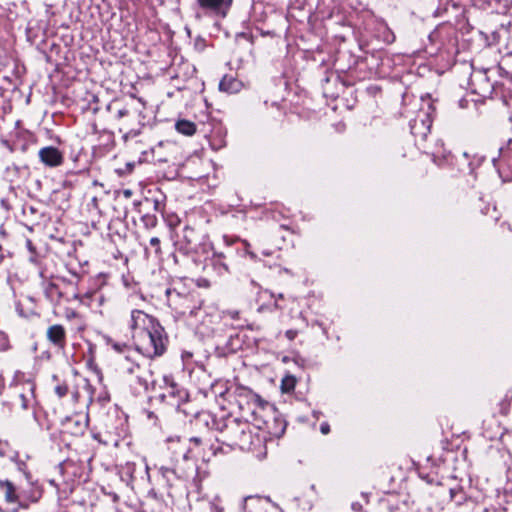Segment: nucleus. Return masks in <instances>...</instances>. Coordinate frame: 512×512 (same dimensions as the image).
Here are the masks:
<instances>
[{
  "mask_svg": "<svg viewBox=\"0 0 512 512\" xmlns=\"http://www.w3.org/2000/svg\"><path fill=\"white\" fill-rule=\"evenodd\" d=\"M219 437L217 440L230 448L251 450L253 436L250 423L237 417L227 416L218 423Z\"/></svg>",
  "mask_w": 512,
  "mask_h": 512,
  "instance_id": "f257e3e1",
  "label": "nucleus"
},
{
  "mask_svg": "<svg viewBox=\"0 0 512 512\" xmlns=\"http://www.w3.org/2000/svg\"><path fill=\"white\" fill-rule=\"evenodd\" d=\"M111 348L118 354L116 358L117 370L121 377H131L135 372L145 368L146 366L142 363L141 351L131 345L109 340L108 342Z\"/></svg>",
  "mask_w": 512,
  "mask_h": 512,
  "instance_id": "f03ea898",
  "label": "nucleus"
},
{
  "mask_svg": "<svg viewBox=\"0 0 512 512\" xmlns=\"http://www.w3.org/2000/svg\"><path fill=\"white\" fill-rule=\"evenodd\" d=\"M141 337L142 343L138 345L137 349L147 357H158L166 351L168 337L160 323H155L145 332H141Z\"/></svg>",
  "mask_w": 512,
  "mask_h": 512,
  "instance_id": "7ed1b4c3",
  "label": "nucleus"
},
{
  "mask_svg": "<svg viewBox=\"0 0 512 512\" xmlns=\"http://www.w3.org/2000/svg\"><path fill=\"white\" fill-rule=\"evenodd\" d=\"M169 306L181 316H195L201 309L203 301L195 293L181 294L175 289L166 291Z\"/></svg>",
  "mask_w": 512,
  "mask_h": 512,
  "instance_id": "20e7f679",
  "label": "nucleus"
},
{
  "mask_svg": "<svg viewBox=\"0 0 512 512\" xmlns=\"http://www.w3.org/2000/svg\"><path fill=\"white\" fill-rule=\"evenodd\" d=\"M199 242V234L197 231L190 227L185 226L180 235H177V240L174 243L175 252L172 254V258L175 264H184L179 258V254L188 257L192 255L197 248Z\"/></svg>",
  "mask_w": 512,
  "mask_h": 512,
  "instance_id": "39448f33",
  "label": "nucleus"
},
{
  "mask_svg": "<svg viewBox=\"0 0 512 512\" xmlns=\"http://www.w3.org/2000/svg\"><path fill=\"white\" fill-rule=\"evenodd\" d=\"M192 451L193 450L191 448H188L184 453H182L181 460L178 458L175 460L174 468L161 467L160 472L162 476L167 478L168 481L170 480V475H176L181 479H188L193 476L197 471V465L195 461H191L190 454Z\"/></svg>",
  "mask_w": 512,
  "mask_h": 512,
  "instance_id": "423d86ee",
  "label": "nucleus"
},
{
  "mask_svg": "<svg viewBox=\"0 0 512 512\" xmlns=\"http://www.w3.org/2000/svg\"><path fill=\"white\" fill-rule=\"evenodd\" d=\"M165 387L159 395V400L167 405L179 409L180 406L187 402L189 393L186 389L175 383L172 379L164 377Z\"/></svg>",
  "mask_w": 512,
  "mask_h": 512,
  "instance_id": "0eeeda50",
  "label": "nucleus"
},
{
  "mask_svg": "<svg viewBox=\"0 0 512 512\" xmlns=\"http://www.w3.org/2000/svg\"><path fill=\"white\" fill-rule=\"evenodd\" d=\"M254 426L259 430H264L271 437L279 438L286 430V421L279 415L273 413L268 418H264L262 415H258L257 412H253Z\"/></svg>",
  "mask_w": 512,
  "mask_h": 512,
  "instance_id": "6e6552de",
  "label": "nucleus"
},
{
  "mask_svg": "<svg viewBox=\"0 0 512 512\" xmlns=\"http://www.w3.org/2000/svg\"><path fill=\"white\" fill-rule=\"evenodd\" d=\"M493 164L504 182L512 181V148H499V157L493 159Z\"/></svg>",
  "mask_w": 512,
  "mask_h": 512,
  "instance_id": "1a4fd4ad",
  "label": "nucleus"
},
{
  "mask_svg": "<svg viewBox=\"0 0 512 512\" xmlns=\"http://www.w3.org/2000/svg\"><path fill=\"white\" fill-rule=\"evenodd\" d=\"M196 2L205 15L224 18L233 0H196Z\"/></svg>",
  "mask_w": 512,
  "mask_h": 512,
  "instance_id": "9d476101",
  "label": "nucleus"
},
{
  "mask_svg": "<svg viewBox=\"0 0 512 512\" xmlns=\"http://www.w3.org/2000/svg\"><path fill=\"white\" fill-rule=\"evenodd\" d=\"M234 250L230 245H227L224 251H214L210 259L211 266L218 275L224 276L231 272L232 256Z\"/></svg>",
  "mask_w": 512,
  "mask_h": 512,
  "instance_id": "9b49d317",
  "label": "nucleus"
},
{
  "mask_svg": "<svg viewBox=\"0 0 512 512\" xmlns=\"http://www.w3.org/2000/svg\"><path fill=\"white\" fill-rule=\"evenodd\" d=\"M151 377V372L147 367L135 372L131 377H126L124 380L129 385L132 393L134 395H141L148 390L149 378Z\"/></svg>",
  "mask_w": 512,
  "mask_h": 512,
  "instance_id": "f8f14e48",
  "label": "nucleus"
},
{
  "mask_svg": "<svg viewBox=\"0 0 512 512\" xmlns=\"http://www.w3.org/2000/svg\"><path fill=\"white\" fill-rule=\"evenodd\" d=\"M40 162L48 168H56L64 163V154L54 146H45L38 151Z\"/></svg>",
  "mask_w": 512,
  "mask_h": 512,
  "instance_id": "ddd939ff",
  "label": "nucleus"
},
{
  "mask_svg": "<svg viewBox=\"0 0 512 512\" xmlns=\"http://www.w3.org/2000/svg\"><path fill=\"white\" fill-rule=\"evenodd\" d=\"M43 491L38 486H31L19 492L20 501L18 506L12 509V512H19L21 509H28L31 504L37 503L42 497Z\"/></svg>",
  "mask_w": 512,
  "mask_h": 512,
  "instance_id": "4468645a",
  "label": "nucleus"
},
{
  "mask_svg": "<svg viewBox=\"0 0 512 512\" xmlns=\"http://www.w3.org/2000/svg\"><path fill=\"white\" fill-rule=\"evenodd\" d=\"M46 339L56 349L63 350L67 344L66 329L61 324H53L47 328Z\"/></svg>",
  "mask_w": 512,
  "mask_h": 512,
  "instance_id": "2eb2a0df",
  "label": "nucleus"
},
{
  "mask_svg": "<svg viewBox=\"0 0 512 512\" xmlns=\"http://www.w3.org/2000/svg\"><path fill=\"white\" fill-rule=\"evenodd\" d=\"M155 323H159L154 317L148 315L147 313L141 310H133L131 312L130 319V328L132 330H141V332H145L149 329L150 326H153Z\"/></svg>",
  "mask_w": 512,
  "mask_h": 512,
  "instance_id": "dca6fc26",
  "label": "nucleus"
},
{
  "mask_svg": "<svg viewBox=\"0 0 512 512\" xmlns=\"http://www.w3.org/2000/svg\"><path fill=\"white\" fill-rule=\"evenodd\" d=\"M0 493L4 496V499L8 504L16 505V507L18 506L20 495L12 481L0 480Z\"/></svg>",
  "mask_w": 512,
  "mask_h": 512,
  "instance_id": "f3484780",
  "label": "nucleus"
},
{
  "mask_svg": "<svg viewBox=\"0 0 512 512\" xmlns=\"http://www.w3.org/2000/svg\"><path fill=\"white\" fill-rule=\"evenodd\" d=\"M63 427L66 433L75 436L83 435L87 427V422L77 417H67L63 423Z\"/></svg>",
  "mask_w": 512,
  "mask_h": 512,
  "instance_id": "a211bd4d",
  "label": "nucleus"
},
{
  "mask_svg": "<svg viewBox=\"0 0 512 512\" xmlns=\"http://www.w3.org/2000/svg\"><path fill=\"white\" fill-rule=\"evenodd\" d=\"M476 81H478L480 85L478 89H474L475 93L482 96H485L487 93H491L493 85L490 83L486 75V72H476L475 74H473L471 77L472 84L475 85Z\"/></svg>",
  "mask_w": 512,
  "mask_h": 512,
  "instance_id": "6ab92c4d",
  "label": "nucleus"
},
{
  "mask_svg": "<svg viewBox=\"0 0 512 512\" xmlns=\"http://www.w3.org/2000/svg\"><path fill=\"white\" fill-rule=\"evenodd\" d=\"M34 391H35V383L31 380L26 381L22 385V391L19 394V399L21 401V407L26 410L31 405L34 400Z\"/></svg>",
  "mask_w": 512,
  "mask_h": 512,
  "instance_id": "aec40b11",
  "label": "nucleus"
},
{
  "mask_svg": "<svg viewBox=\"0 0 512 512\" xmlns=\"http://www.w3.org/2000/svg\"><path fill=\"white\" fill-rule=\"evenodd\" d=\"M242 82L232 75H225L219 83V89L227 93H237L242 89Z\"/></svg>",
  "mask_w": 512,
  "mask_h": 512,
  "instance_id": "412c9836",
  "label": "nucleus"
},
{
  "mask_svg": "<svg viewBox=\"0 0 512 512\" xmlns=\"http://www.w3.org/2000/svg\"><path fill=\"white\" fill-rule=\"evenodd\" d=\"M107 111L115 120H122L130 115V110L127 106L122 105L118 100H113L107 105Z\"/></svg>",
  "mask_w": 512,
  "mask_h": 512,
  "instance_id": "4be33fe9",
  "label": "nucleus"
},
{
  "mask_svg": "<svg viewBox=\"0 0 512 512\" xmlns=\"http://www.w3.org/2000/svg\"><path fill=\"white\" fill-rule=\"evenodd\" d=\"M43 289L45 297L53 303H59L63 294L57 284L52 281H44Z\"/></svg>",
  "mask_w": 512,
  "mask_h": 512,
  "instance_id": "5701e85b",
  "label": "nucleus"
},
{
  "mask_svg": "<svg viewBox=\"0 0 512 512\" xmlns=\"http://www.w3.org/2000/svg\"><path fill=\"white\" fill-rule=\"evenodd\" d=\"M176 130L186 136H192L196 132V125L189 120H178L175 124Z\"/></svg>",
  "mask_w": 512,
  "mask_h": 512,
  "instance_id": "b1692460",
  "label": "nucleus"
},
{
  "mask_svg": "<svg viewBox=\"0 0 512 512\" xmlns=\"http://www.w3.org/2000/svg\"><path fill=\"white\" fill-rule=\"evenodd\" d=\"M449 493L451 500L454 501L457 505H461L467 499V495L462 486L457 485L455 487H451L449 489Z\"/></svg>",
  "mask_w": 512,
  "mask_h": 512,
  "instance_id": "393cba45",
  "label": "nucleus"
},
{
  "mask_svg": "<svg viewBox=\"0 0 512 512\" xmlns=\"http://www.w3.org/2000/svg\"><path fill=\"white\" fill-rule=\"evenodd\" d=\"M189 443L193 445V447L189 446V448H191L193 450L192 453L190 454L191 461H194L193 457L195 456V448H200V447L206 446L208 444L207 440L205 438L197 437V436L189 438ZM187 449H188V447L184 449L183 453Z\"/></svg>",
  "mask_w": 512,
  "mask_h": 512,
  "instance_id": "a878e982",
  "label": "nucleus"
},
{
  "mask_svg": "<svg viewBox=\"0 0 512 512\" xmlns=\"http://www.w3.org/2000/svg\"><path fill=\"white\" fill-rule=\"evenodd\" d=\"M296 386V378L293 375H285L281 382V389L283 392H291Z\"/></svg>",
  "mask_w": 512,
  "mask_h": 512,
  "instance_id": "bb28decb",
  "label": "nucleus"
},
{
  "mask_svg": "<svg viewBox=\"0 0 512 512\" xmlns=\"http://www.w3.org/2000/svg\"><path fill=\"white\" fill-rule=\"evenodd\" d=\"M141 220L145 228L148 229L156 227L158 223V219L154 214H145L142 216Z\"/></svg>",
  "mask_w": 512,
  "mask_h": 512,
  "instance_id": "cd10ccee",
  "label": "nucleus"
},
{
  "mask_svg": "<svg viewBox=\"0 0 512 512\" xmlns=\"http://www.w3.org/2000/svg\"><path fill=\"white\" fill-rule=\"evenodd\" d=\"M54 392L59 398L65 397L69 392V387L65 382L58 383L54 387Z\"/></svg>",
  "mask_w": 512,
  "mask_h": 512,
  "instance_id": "c85d7f7f",
  "label": "nucleus"
},
{
  "mask_svg": "<svg viewBox=\"0 0 512 512\" xmlns=\"http://www.w3.org/2000/svg\"><path fill=\"white\" fill-rule=\"evenodd\" d=\"M10 444L7 440H1L0 439V456L1 457H6L8 456L9 452H10Z\"/></svg>",
  "mask_w": 512,
  "mask_h": 512,
  "instance_id": "c756f323",
  "label": "nucleus"
},
{
  "mask_svg": "<svg viewBox=\"0 0 512 512\" xmlns=\"http://www.w3.org/2000/svg\"><path fill=\"white\" fill-rule=\"evenodd\" d=\"M150 245L154 248V252L156 255L161 254V241L158 237H152L150 239Z\"/></svg>",
  "mask_w": 512,
  "mask_h": 512,
  "instance_id": "7c9ffc66",
  "label": "nucleus"
},
{
  "mask_svg": "<svg viewBox=\"0 0 512 512\" xmlns=\"http://www.w3.org/2000/svg\"><path fill=\"white\" fill-rule=\"evenodd\" d=\"M242 243H243V245L245 247L246 253L250 256V258L252 260H256L257 259V255L254 252L249 250L250 249V243L247 240H243Z\"/></svg>",
  "mask_w": 512,
  "mask_h": 512,
  "instance_id": "2f4dec72",
  "label": "nucleus"
},
{
  "mask_svg": "<svg viewBox=\"0 0 512 512\" xmlns=\"http://www.w3.org/2000/svg\"><path fill=\"white\" fill-rule=\"evenodd\" d=\"M391 512H412V511L406 503H402L401 505L396 506L394 509H391Z\"/></svg>",
  "mask_w": 512,
  "mask_h": 512,
  "instance_id": "473e14b6",
  "label": "nucleus"
},
{
  "mask_svg": "<svg viewBox=\"0 0 512 512\" xmlns=\"http://www.w3.org/2000/svg\"><path fill=\"white\" fill-rule=\"evenodd\" d=\"M225 317H229L231 319H238L240 312L238 310H226L223 312Z\"/></svg>",
  "mask_w": 512,
  "mask_h": 512,
  "instance_id": "72a5a7b5",
  "label": "nucleus"
},
{
  "mask_svg": "<svg viewBox=\"0 0 512 512\" xmlns=\"http://www.w3.org/2000/svg\"><path fill=\"white\" fill-rule=\"evenodd\" d=\"M196 284L198 287H203V288H209L211 286L210 281L208 279L202 278V277L197 279Z\"/></svg>",
  "mask_w": 512,
  "mask_h": 512,
  "instance_id": "f704fd0d",
  "label": "nucleus"
},
{
  "mask_svg": "<svg viewBox=\"0 0 512 512\" xmlns=\"http://www.w3.org/2000/svg\"><path fill=\"white\" fill-rule=\"evenodd\" d=\"M298 332L296 330L290 329L285 332V336L290 340H294L297 336Z\"/></svg>",
  "mask_w": 512,
  "mask_h": 512,
  "instance_id": "c9c22d12",
  "label": "nucleus"
},
{
  "mask_svg": "<svg viewBox=\"0 0 512 512\" xmlns=\"http://www.w3.org/2000/svg\"><path fill=\"white\" fill-rule=\"evenodd\" d=\"M320 431L322 434L326 435L330 432V426L328 423L324 422L320 426Z\"/></svg>",
  "mask_w": 512,
  "mask_h": 512,
  "instance_id": "e433bc0d",
  "label": "nucleus"
},
{
  "mask_svg": "<svg viewBox=\"0 0 512 512\" xmlns=\"http://www.w3.org/2000/svg\"><path fill=\"white\" fill-rule=\"evenodd\" d=\"M16 310H17V312L19 313L20 316H24V312H23V309H22L20 303H18L16 305Z\"/></svg>",
  "mask_w": 512,
  "mask_h": 512,
  "instance_id": "4c0bfd02",
  "label": "nucleus"
},
{
  "mask_svg": "<svg viewBox=\"0 0 512 512\" xmlns=\"http://www.w3.org/2000/svg\"><path fill=\"white\" fill-rule=\"evenodd\" d=\"M5 388V384L3 379L0 377V394H2L3 390Z\"/></svg>",
  "mask_w": 512,
  "mask_h": 512,
  "instance_id": "58836bf2",
  "label": "nucleus"
},
{
  "mask_svg": "<svg viewBox=\"0 0 512 512\" xmlns=\"http://www.w3.org/2000/svg\"><path fill=\"white\" fill-rule=\"evenodd\" d=\"M123 193H124V196H125V197H127V198H128V197H130V196L132 195V191H131V190H129V189L124 190V192H123Z\"/></svg>",
  "mask_w": 512,
  "mask_h": 512,
  "instance_id": "ea45409f",
  "label": "nucleus"
},
{
  "mask_svg": "<svg viewBox=\"0 0 512 512\" xmlns=\"http://www.w3.org/2000/svg\"><path fill=\"white\" fill-rule=\"evenodd\" d=\"M2 250H3V247L2 245L0 244V264L3 262V259H4V255L2 253Z\"/></svg>",
  "mask_w": 512,
  "mask_h": 512,
  "instance_id": "a19ab883",
  "label": "nucleus"
},
{
  "mask_svg": "<svg viewBox=\"0 0 512 512\" xmlns=\"http://www.w3.org/2000/svg\"><path fill=\"white\" fill-rule=\"evenodd\" d=\"M153 206H154L155 210H159L160 204H159V202L157 200H154L153 201Z\"/></svg>",
  "mask_w": 512,
  "mask_h": 512,
  "instance_id": "79ce46f5",
  "label": "nucleus"
},
{
  "mask_svg": "<svg viewBox=\"0 0 512 512\" xmlns=\"http://www.w3.org/2000/svg\"><path fill=\"white\" fill-rule=\"evenodd\" d=\"M251 397H252L255 401H260V397H259L257 394H252V393H251Z\"/></svg>",
  "mask_w": 512,
  "mask_h": 512,
  "instance_id": "37998d69",
  "label": "nucleus"
},
{
  "mask_svg": "<svg viewBox=\"0 0 512 512\" xmlns=\"http://www.w3.org/2000/svg\"><path fill=\"white\" fill-rule=\"evenodd\" d=\"M463 156H464L466 159H468V157H469V156H468V153H466V152H465V153H463Z\"/></svg>",
  "mask_w": 512,
  "mask_h": 512,
  "instance_id": "c03bdc74",
  "label": "nucleus"
},
{
  "mask_svg": "<svg viewBox=\"0 0 512 512\" xmlns=\"http://www.w3.org/2000/svg\"><path fill=\"white\" fill-rule=\"evenodd\" d=\"M264 255L269 256V255H270V253H269L268 251H265V252H264Z\"/></svg>",
  "mask_w": 512,
  "mask_h": 512,
  "instance_id": "a18cd8bd",
  "label": "nucleus"
},
{
  "mask_svg": "<svg viewBox=\"0 0 512 512\" xmlns=\"http://www.w3.org/2000/svg\"><path fill=\"white\" fill-rule=\"evenodd\" d=\"M283 361H284V362L288 361V357H284V358H283Z\"/></svg>",
  "mask_w": 512,
  "mask_h": 512,
  "instance_id": "49530a36",
  "label": "nucleus"
}]
</instances>
